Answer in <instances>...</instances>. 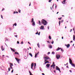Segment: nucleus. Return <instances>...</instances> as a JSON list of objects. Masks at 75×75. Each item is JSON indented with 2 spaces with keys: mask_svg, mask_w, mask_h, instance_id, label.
Masks as SVG:
<instances>
[{
  "mask_svg": "<svg viewBox=\"0 0 75 75\" xmlns=\"http://www.w3.org/2000/svg\"><path fill=\"white\" fill-rule=\"evenodd\" d=\"M36 66V63H35V66Z\"/></svg>",
  "mask_w": 75,
  "mask_h": 75,
  "instance_id": "nucleus-36",
  "label": "nucleus"
},
{
  "mask_svg": "<svg viewBox=\"0 0 75 75\" xmlns=\"http://www.w3.org/2000/svg\"><path fill=\"white\" fill-rule=\"evenodd\" d=\"M3 10H4V8H3V9L2 10V11H3Z\"/></svg>",
  "mask_w": 75,
  "mask_h": 75,
  "instance_id": "nucleus-47",
  "label": "nucleus"
},
{
  "mask_svg": "<svg viewBox=\"0 0 75 75\" xmlns=\"http://www.w3.org/2000/svg\"><path fill=\"white\" fill-rule=\"evenodd\" d=\"M69 61L70 64H72V60H71V59H69Z\"/></svg>",
  "mask_w": 75,
  "mask_h": 75,
  "instance_id": "nucleus-10",
  "label": "nucleus"
},
{
  "mask_svg": "<svg viewBox=\"0 0 75 75\" xmlns=\"http://www.w3.org/2000/svg\"><path fill=\"white\" fill-rule=\"evenodd\" d=\"M46 63H50V62H48V61H46Z\"/></svg>",
  "mask_w": 75,
  "mask_h": 75,
  "instance_id": "nucleus-34",
  "label": "nucleus"
},
{
  "mask_svg": "<svg viewBox=\"0 0 75 75\" xmlns=\"http://www.w3.org/2000/svg\"><path fill=\"white\" fill-rule=\"evenodd\" d=\"M29 73L30 74V75H32V73H31V71H29Z\"/></svg>",
  "mask_w": 75,
  "mask_h": 75,
  "instance_id": "nucleus-26",
  "label": "nucleus"
},
{
  "mask_svg": "<svg viewBox=\"0 0 75 75\" xmlns=\"http://www.w3.org/2000/svg\"><path fill=\"white\" fill-rule=\"evenodd\" d=\"M71 65H72V67H75V64H72L71 63Z\"/></svg>",
  "mask_w": 75,
  "mask_h": 75,
  "instance_id": "nucleus-17",
  "label": "nucleus"
},
{
  "mask_svg": "<svg viewBox=\"0 0 75 75\" xmlns=\"http://www.w3.org/2000/svg\"><path fill=\"white\" fill-rule=\"evenodd\" d=\"M65 46H66L67 48H69L70 47V45L68 44V45H65Z\"/></svg>",
  "mask_w": 75,
  "mask_h": 75,
  "instance_id": "nucleus-9",
  "label": "nucleus"
},
{
  "mask_svg": "<svg viewBox=\"0 0 75 75\" xmlns=\"http://www.w3.org/2000/svg\"><path fill=\"white\" fill-rule=\"evenodd\" d=\"M19 13H21V10H19L18 11Z\"/></svg>",
  "mask_w": 75,
  "mask_h": 75,
  "instance_id": "nucleus-31",
  "label": "nucleus"
},
{
  "mask_svg": "<svg viewBox=\"0 0 75 75\" xmlns=\"http://www.w3.org/2000/svg\"><path fill=\"white\" fill-rule=\"evenodd\" d=\"M11 50L12 51H13V52H15V49H13L11 48Z\"/></svg>",
  "mask_w": 75,
  "mask_h": 75,
  "instance_id": "nucleus-15",
  "label": "nucleus"
},
{
  "mask_svg": "<svg viewBox=\"0 0 75 75\" xmlns=\"http://www.w3.org/2000/svg\"><path fill=\"white\" fill-rule=\"evenodd\" d=\"M8 71H10V67L8 68Z\"/></svg>",
  "mask_w": 75,
  "mask_h": 75,
  "instance_id": "nucleus-33",
  "label": "nucleus"
},
{
  "mask_svg": "<svg viewBox=\"0 0 75 75\" xmlns=\"http://www.w3.org/2000/svg\"><path fill=\"white\" fill-rule=\"evenodd\" d=\"M63 22H64V20H62L61 21V23H63Z\"/></svg>",
  "mask_w": 75,
  "mask_h": 75,
  "instance_id": "nucleus-39",
  "label": "nucleus"
},
{
  "mask_svg": "<svg viewBox=\"0 0 75 75\" xmlns=\"http://www.w3.org/2000/svg\"><path fill=\"white\" fill-rule=\"evenodd\" d=\"M42 75H45V74H44V73H42Z\"/></svg>",
  "mask_w": 75,
  "mask_h": 75,
  "instance_id": "nucleus-53",
  "label": "nucleus"
},
{
  "mask_svg": "<svg viewBox=\"0 0 75 75\" xmlns=\"http://www.w3.org/2000/svg\"><path fill=\"white\" fill-rule=\"evenodd\" d=\"M65 1H66V0H64L62 2V3L63 4H65Z\"/></svg>",
  "mask_w": 75,
  "mask_h": 75,
  "instance_id": "nucleus-13",
  "label": "nucleus"
},
{
  "mask_svg": "<svg viewBox=\"0 0 75 75\" xmlns=\"http://www.w3.org/2000/svg\"><path fill=\"white\" fill-rule=\"evenodd\" d=\"M55 8L56 9L57 8V5H56L55 7Z\"/></svg>",
  "mask_w": 75,
  "mask_h": 75,
  "instance_id": "nucleus-50",
  "label": "nucleus"
},
{
  "mask_svg": "<svg viewBox=\"0 0 75 75\" xmlns=\"http://www.w3.org/2000/svg\"><path fill=\"white\" fill-rule=\"evenodd\" d=\"M52 54H54V52H52Z\"/></svg>",
  "mask_w": 75,
  "mask_h": 75,
  "instance_id": "nucleus-42",
  "label": "nucleus"
},
{
  "mask_svg": "<svg viewBox=\"0 0 75 75\" xmlns=\"http://www.w3.org/2000/svg\"><path fill=\"white\" fill-rule=\"evenodd\" d=\"M44 27L42 25H41V27H40V29L41 30H43Z\"/></svg>",
  "mask_w": 75,
  "mask_h": 75,
  "instance_id": "nucleus-12",
  "label": "nucleus"
},
{
  "mask_svg": "<svg viewBox=\"0 0 75 75\" xmlns=\"http://www.w3.org/2000/svg\"><path fill=\"white\" fill-rule=\"evenodd\" d=\"M31 6V2H30V4H29V6Z\"/></svg>",
  "mask_w": 75,
  "mask_h": 75,
  "instance_id": "nucleus-46",
  "label": "nucleus"
},
{
  "mask_svg": "<svg viewBox=\"0 0 75 75\" xmlns=\"http://www.w3.org/2000/svg\"><path fill=\"white\" fill-rule=\"evenodd\" d=\"M29 54L30 55V56H31V57H33V55L31 53H30Z\"/></svg>",
  "mask_w": 75,
  "mask_h": 75,
  "instance_id": "nucleus-21",
  "label": "nucleus"
},
{
  "mask_svg": "<svg viewBox=\"0 0 75 75\" xmlns=\"http://www.w3.org/2000/svg\"><path fill=\"white\" fill-rule=\"evenodd\" d=\"M51 1H52V0H49V2H51Z\"/></svg>",
  "mask_w": 75,
  "mask_h": 75,
  "instance_id": "nucleus-40",
  "label": "nucleus"
},
{
  "mask_svg": "<svg viewBox=\"0 0 75 75\" xmlns=\"http://www.w3.org/2000/svg\"><path fill=\"white\" fill-rule=\"evenodd\" d=\"M45 62H46V61L47 62V59H45Z\"/></svg>",
  "mask_w": 75,
  "mask_h": 75,
  "instance_id": "nucleus-49",
  "label": "nucleus"
},
{
  "mask_svg": "<svg viewBox=\"0 0 75 75\" xmlns=\"http://www.w3.org/2000/svg\"><path fill=\"white\" fill-rule=\"evenodd\" d=\"M37 45L38 47H39V48H40V45H39V43H38V44H37Z\"/></svg>",
  "mask_w": 75,
  "mask_h": 75,
  "instance_id": "nucleus-22",
  "label": "nucleus"
},
{
  "mask_svg": "<svg viewBox=\"0 0 75 75\" xmlns=\"http://www.w3.org/2000/svg\"><path fill=\"white\" fill-rule=\"evenodd\" d=\"M14 25H15V26H16L17 25V24L16 23H15L14 24V25H13V27H14Z\"/></svg>",
  "mask_w": 75,
  "mask_h": 75,
  "instance_id": "nucleus-25",
  "label": "nucleus"
},
{
  "mask_svg": "<svg viewBox=\"0 0 75 75\" xmlns=\"http://www.w3.org/2000/svg\"><path fill=\"white\" fill-rule=\"evenodd\" d=\"M44 59H46V60H48V59H50V57L47 56L44 57Z\"/></svg>",
  "mask_w": 75,
  "mask_h": 75,
  "instance_id": "nucleus-3",
  "label": "nucleus"
},
{
  "mask_svg": "<svg viewBox=\"0 0 75 75\" xmlns=\"http://www.w3.org/2000/svg\"><path fill=\"white\" fill-rule=\"evenodd\" d=\"M40 32H39L38 33V35H40Z\"/></svg>",
  "mask_w": 75,
  "mask_h": 75,
  "instance_id": "nucleus-51",
  "label": "nucleus"
},
{
  "mask_svg": "<svg viewBox=\"0 0 75 75\" xmlns=\"http://www.w3.org/2000/svg\"><path fill=\"white\" fill-rule=\"evenodd\" d=\"M39 25H40V24H41V22L40 21H39Z\"/></svg>",
  "mask_w": 75,
  "mask_h": 75,
  "instance_id": "nucleus-32",
  "label": "nucleus"
},
{
  "mask_svg": "<svg viewBox=\"0 0 75 75\" xmlns=\"http://www.w3.org/2000/svg\"><path fill=\"white\" fill-rule=\"evenodd\" d=\"M56 70H58V71H59L60 72H61L60 69H59V67H58V66H56Z\"/></svg>",
  "mask_w": 75,
  "mask_h": 75,
  "instance_id": "nucleus-5",
  "label": "nucleus"
},
{
  "mask_svg": "<svg viewBox=\"0 0 75 75\" xmlns=\"http://www.w3.org/2000/svg\"><path fill=\"white\" fill-rule=\"evenodd\" d=\"M50 54V52H49L48 53V54Z\"/></svg>",
  "mask_w": 75,
  "mask_h": 75,
  "instance_id": "nucleus-48",
  "label": "nucleus"
},
{
  "mask_svg": "<svg viewBox=\"0 0 75 75\" xmlns=\"http://www.w3.org/2000/svg\"><path fill=\"white\" fill-rule=\"evenodd\" d=\"M33 66H34V63H32L31 64V68L33 69Z\"/></svg>",
  "mask_w": 75,
  "mask_h": 75,
  "instance_id": "nucleus-11",
  "label": "nucleus"
},
{
  "mask_svg": "<svg viewBox=\"0 0 75 75\" xmlns=\"http://www.w3.org/2000/svg\"><path fill=\"white\" fill-rule=\"evenodd\" d=\"M54 73H55L56 72L55 71H54Z\"/></svg>",
  "mask_w": 75,
  "mask_h": 75,
  "instance_id": "nucleus-57",
  "label": "nucleus"
},
{
  "mask_svg": "<svg viewBox=\"0 0 75 75\" xmlns=\"http://www.w3.org/2000/svg\"><path fill=\"white\" fill-rule=\"evenodd\" d=\"M47 63L46 62H45V64H47Z\"/></svg>",
  "mask_w": 75,
  "mask_h": 75,
  "instance_id": "nucleus-55",
  "label": "nucleus"
},
{
  "mask_svg": "<svg viewBox=\"0 0 75 75\" xmlns=\"http://www.w3.org/2000/svg\"><path fill=\"white\" fill-rule=\"evenodd\" d=\"M59 25H60V24H61V21H59Z\"/></svg>",
  "mask_w": 75,
  "mask_h": 75,
  "instance_id": "nucleus-27",
  "label": "nucleus"
},
{
  "mask_svg": "<svg viewBox=\"0 0 75 75\" xmlns=\"http://www.w3.org/2000/svg\"><path fill=\"white\" fill-rule=\"evenodd\" d=\"M1 18H2V19H3V16H2V15H1Z\"/></svg>",
  "mask_w": 75,
  "mask_h": 75,
  "instance_id": "nucleus-37",
  "label": "nucleus"
},
{
  "mask_svg": "<svg viewBox=\"0 0 75 75\" xmlns=\"http://www.w3.org/2000/svg\"><path fill=\"white\" fill-rule=\"evenodd\" d=\"M16 13H18V12L17 11H14L13 14H16Z\"/></svg>",
  "mask_w": 75,
  "mask_h": 75,
  "instance_id": "nucleus-23",
  "label": "nucleus"
},
{
  "mask_svg": "<svg viewBox=\"0 0 75 75\" xmlns=\"http://www.w3.org/2000/svg\"><path fill=\"white\" fill-rule=\"evenodd\" d=\"M72 41H73L72 40L70 42H71V43L72 42Z\"/></svg>",
  "mask_w": 75,
  "mask_h": 75,
  "instance_id": "nucleus-63",
  "label": "nucleus"
},
{
  "mask_svg": "<svg viewBox=\"0 0 75 75\" xmlns=\"http://www.w3.org/2000/svg\"><path fill=\"white\" fill-rule=\"evenodd\" d=\"M47 42L48 43H50V41H47Z\"/></svg>",
  "mask_w": 75,
  "mask_h": 75,
  "instance_id": "nucleus-52",
  "label": "nucleus"
},
{
  "mask_svg": "<svg viewBox=\"0 0 75 75\" xmlns=\"http://www.w3.org/2000/svg\"><path fill=\"white\" fill-rule=\"evenodd\" d=\"M15 59H16V61H17V62H18V64H19V61H21V60L20 59H17L16 58H15Z\"/></svg>",
  "mask_w": 75,
  "mask_h": 75,
  "instance_id": "nucleus-7",
  "label": "nucleus"
},
{
  "mask_svg": "<svg viewBox=\"0 0 75 75\" xmlns=\"http://www.w3.org/2000/svg\"><path fill=\"white\" fill-rule=\"evenodd\" d=\"M67 68H69L68 66H67Z\"/></svg>",
  "mask_w": 75,
  "mask_h": 75,
  "instance_id": "nucleus-64",
  "label": "nucleus"
},
{
  "mask_svg": "<svg viewBox=\"0 0 75 75\" xmlns=\"http://www.w3.org/2000/svg\"><path fill=\"white\" fill-rule=\"evenodd\" d=\"M38 32L37 31L36 33H35L36 34H38Z\"/></svg>",
  "mask_w": 75,
  "mask_h": 75,
  "instance_id": "nucleus-35",
  "label": "nucleus"
},
{
  "mask_svg": "<svg viewBox=\"0 0 75 75\" xmlns=\"http://www.w3.org/2000/svg\"><path fill=\"white\" fill-rule=\"evenodd\" d=\"M52 44H54V41H53L52 42Z\"/></svg>",
  "mask_w": 75,
  "mask_h": 75,
  "instance_id": "nucleus-44",
  "label": "nucleus"
},
{
  "mask_svg": "<svg viewBox=\"0 0 75 75\" xmlns=\"http://www.w3.org/2000/svg\"><path fill=\"white\" fill-rule=\"evenodd\" d=\"M13 69L12 70V71H11V72L12 73H13Z\"/></svg>",
  "mask_w": 75,
  "mask_h": 75,
  "instance_id": "nucleus-45",
  "label": "nucleus"
},
{
  "mask_svg": "<svg viewBox=\"0 0 75 75\" xmlns=\"http://www.w3.org/2000/svg\"><path fill=\"white\" fill-rule=\"evenodd\" d=\"M63 38H64V37H62V39H63Z\"/></svg>",
  "mask_w": 75,
  "mask_h": 75,
  "instance_id": "nucleus-61",
  "label": "nucleus"
},
{
  "mask_svg": "<svg viewBox=\"0 0 75 75\" xmlns=\"http://www.w3.org/2000/svg\"><path fill=\"white\" fill-rule=\"evenodd\" d=\"M4 57V55H2V57H3H3Z\"/></svg>",
  "mask_w": 75,
  "mask_h": 75,
  "instance_id": "nucleus-56",
  "label": "nucleus"
},
{
  "mask_svg": "<svg viewBox=\"0 0 75 75\" xmlns=\"http://www.w3.org/2000/svg\"><path fill=\"white\" fill-rule=\"evenodd\" d=\"M73 40H75V36L74 35H73Z\"/></svg>",
  "mask_w": 75,
  "mask_h": 75,
  "instance_id": "nucleus-20",
  "label": "nucleus"
},
{
  "mask_svg": "<svg viewBox=\"0 0 75 75\" xmlns=\"http://www.w3.org/2000/svg\"><path fill=\"white\" fill-rule=\"evenodd\" d=\"M17 44H19V41H17Z\"/></svg>",
  "mask_w": 75,
  "mask_h": 75,
  "instance_id": "nucleus-43",
  "label": "nucleus"
},
{
  "mask_svg": "<svg viewBox=\"0 0 75 75\" xmlns=\"http://www.w3.org/2000/svg\"><path fill=\"white\" fill-rule=\"evenodd\" d=\"M31 23H32V25L33 26H34L35 25V22L34 21V18H32V20L31 21Z\"/></svg>",
  "mask_w": 75,
  "mask_h": 75,
  "instance_id": "nucleus-2",
  "label": "nucleus"
},
{
  "mask_svg": "<svg viewBox=\"0 0 75 75\" xmlns=\"http://www.w3.org/2000/svg\"><path fill=\"white\" fill-rule=\"evenodd\" d=\"M10 30H11V28H9Z\"/></svg>",
  "mask_w": 75,
  "mask_h": 75,
  "instance_id": "nucleus-60",
  "label": "nucleus"
},
{
  "mask_svg": "<svg viewBox=\"0 0 75 75\" xmlns=\"http://www.w3.org/2000/svg\"><path fill=\"white\" fill-rule=\"evenodd\" d=\"M61 50V51H64V50L62 49L61 48H59V47H58V48L56 50V51H58V50H59L60 49Z\"/></svg>",
  "mask_w": 75,
  "mask_h": 75,
  "instance_id": "nucleus-8",
  "label": "nucleus"
},
{
  "mask_svg": "<svg viewBox=\"0 0 75 75\" xmlns=\"http://www.w3.org/2000/svg\"><path fill=\"white\" fill-rule=\"evenodd\" d=\"M71 31H72V29H71V30H70V32H71Z\"/></svg>",
  "mask_w": 75,
  "mask_h": 75,
  "instance_id": "nucleus-59",
  "label": "nucleus"
},
{
  "mask_svg": "<svg viewBox=\"0 0 75 75\" xmlns=\"http://www.w3.org/2000/svg\"><path fill=\"white\" fill-rule=\"evenodd\" d=\"M49 48H52V46L51 45H50L49 46Z\"/></svg>",
  "mask_w": 75,
  "mask_h": 75,
  "instance_id": "nucleus-19",
  "label": "nucleus"
},
{
  "mask_svg": "<svg viewBox=\"0 0 75 75\" xmlns=\"http://www.w3.org/2000/svg\"><path fill=\"white\" fill-rule=\"evenodd\" d=\"M53 67V69H54L55 68V63L54 62H53V64L51 66V67Z\"/></svg>",
  "mask_w": 75,
  "mask_h": 75,
  "instance_id": "nucleus-4",
  "label": "nucleus"
},
{
  "mask_svg": "<svg viewBox=\"0 0 75 75\" xmlns=\"http://www.w3.org/2000/svg\"><path fill=\"white\" fill-rule=\"evenodd\" d=\"M41 23L43 24L44 25H46L47 24V22L45 20L42 19L41 21Z\"/></svg>",
  "mask_w": 75,
  "mask_h": 75,
  "instance_id": "nucleus-1",
  "label": "nucleus"
},
{
  "mask_svg": "<svg viewBox=\"0 0 75 75\" xmlns=\"http://www.w3.org/2000/svg\"><path fill=\"white\" fill-rule=\"evenodd\" d=\"M21 43H22L21 44H23V42H21Z\"/></svg>",
  "mask_w": 75,
  "mask_h": 75,
  "instance_id": "nucleus-58",
  "label": "nucleus"
},
{
  "mask_svg": "<svg viewBox=\"0 0 75 75\" xmlns=\"http://www.w3.org/2000/svg\"><path fill=\"white\" fill-rule=\"evenodd\" d=\"M58 13H59V12H58L57 13V14H58Z\"/></svg>",
  "mask_w": 75,
  "mask_h": 75,
  "instance_id": "nucleus-62",
  "label": "nucleus"
},
{
  "mask_svg": "<svg viewBox=\"0 0 75 75\" xmlns=\"http://www.w3.org/2000/svg\"><path fill=\"white\" fill-rule=\"evenodd\" d=\"M69 71L71 73L72 72V71L71 70H69Z\"/></svg>",
  "mask_w": 75,
  "mask_h": 75,
  "instance_id": "nucleus-54",
  "label": "nucleus"
},
{
  "mask_svg": "<svg viewBox=\"0 0 75 75\" xmlns=\"http://www.w3.org/2000/svg\"><path fill=\"white\" fill-rule=\"evenodd\" d=\"M10 66H13V63H10Z\"/></svg>",
  "mask_w": 75,
  "mask_h": 75,
  "instance_id": "nucleus-24",
  "label": "nucleus"
},
{
  "mask_svg": "<svg viewBox=\"0 0 75 75\" xmlns=\"http://www.w3.org/2000/svg\"><path fill=\"white\" fill-rule=\"evenodd\" d=\"M58 19L59 20H61V19H62V17H61L60 18H58Z\"/></svg>",
  "mask_w": 75,
  "mask_h": 75,
  "instance_id": "nucleus-28",
  "label": "nucleus"
},
{
  "mask_svg": "<svg viewBox=\"0 0 75 75\" xmlns=\"http://www.w3.org/2000/svg\"><path fill=\"white\" fill-rule=\"evenodd\" d=\"M15 54H17V55H19V53L17 52H15Z\"/></svg>",
  "mask_w": 75,
  "mask_h": 75,
  "instance_id": "nucleus-18",
  "label": "nucleus"
},
{
  "mask_svg": "<svg viewBox=\"0 0 75 75\" xmlns=\"http://www.w3.org/2000/svg\"><path fill=\"white\" fill-rule=\"evenodd\" d=\"M39 54V52H38L37 53H36L35 57L36 58L37 57V55H38V54Z\"/></svg>",
  "mask_w": 75,
  "mask_h": 75,
  "instance_id": "nucleus-14",
  "label": "nucleus"
},
{
  "mask_svg": "<svg viewBox=\"0 0 75 75\" xmlns=\"http://www.w3.org/2000/svg\"><path fill=\"white\" fill-rule=\"evenodd\" d=\"M60 57H61V56H60V55H59V54H57L56 55V58H57V59H59V58H60Z\"/></svg>",
  "mask_w": 75,
  "mask_h": 75,
  "instance_id": "nucleus-6",
  "label": "nucleus"
},
{
  "mask_svg": "<svg viewBox=\"0 0 75 75\" xmlns=\"http://www.w3.org/2000/svg\"><path fill=\"white\" fill-rule=\"evenodd\" d=\"M28 44H30V45H31V43H30V42H28Z\"/></svg>",
  "mask_w": 75,
  "mask_h": 75,
  "instance_id": "nucleus-38",
  "label": "nucleus"
},
{
  "mask_svg": "<svg viewBox=\"0 0 75 75\" xmlns=\"http://www.w3.org/2000/svg\"><path fill=\"white\" fill-rule=\"evenodd\" d=\"M50 64H47L46 65V67H47V68H49V67H50Z\"/></svg>",
  "mask_w": 75,
  "mask_h": 75,
  "instance_id": "nucleus-16",
  "label": "nucleus"
},
{
  "mask_svg": "<svg viewBox=\"0 0 75 75\" xmlns=\"http://www.w3.org/2000/svg\"><path fill=\"white\" fill-rule=\"evenodd\" d=\"M1 50L2 51H4V49L3 48H1Z\"/></svg>",
  "mask_w": 75,
  "mask_h": 75,
  "instance_id": "nucleus-30",
  "label": "nucleus"
},
{
  "mask_svg": "<svg viewBox=\"0 0 75 75\" xmlns=\"http://www.w3.org/2000/svg\"><path fill=\"white\" fill-rule=\"evenodd\" d=\"M14 36L15 37H17L18 36L17 35H15Z\"/></svg>",
  "mask_w": 75,
  "mask_h": 75,
  "instance_id": "nucleus-41",
  "label": "nucleus"
},
{
  "mask_svg": "<svg viewBox=\"0 0 75 75\" xmlns=\"http://www.w3.org/2000/svg\"><path fill=\"white\" fill-rule=\"evenodd\" d=\"M49 38L50 40H51V36H49Z\"/></svg>",
  "mask_w": 75,
  "mask_h": 75,
  "instance_id": "nucleus-29",
  "label": "nucleus"
}]
</instances>
